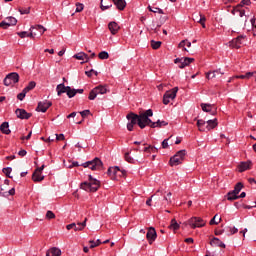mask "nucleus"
<instances>
[{"mask_svg":"<svg viewBox=\"0 0 256 256\" xmlns=\"http://www.w3.org/2000/svg\"><path fill=\"white\" fill-rule=\"evenodd\" d=\"M31 29H36V31H39L40 35H43L47 29L43 27V25H36V26H31Z\"/></svg>","mask_w":256,"mask_h":256,"instance_id":"obj_35","label":"nucleus"},{"mask_svg":"<svg viewBox=\"0 0 256 256\" xmlns=\"http://www.w3.org/2000/svg\"><path fill=\"white\" fill-rule=\"evenodd\" d=\"M161 44V41L151 40L152 49H159V47H161Z\"/></svg>","mask_w":256,"mask_h":256,"instance_id":"obj_40","label":"nucleus"},{"mask_svg":"<svg viewBox=\"0 0 256 256\" xmlns=\"http://www.w3.org/2000/svg\"><path fill=\"white\" fill-rule=\"evenodd\" d=\"M169 139H164L162 141V148L163 149H167V147H169V143H168Z\"/></svg>","mask_w":256,"mask_h":256,"instance_id":"obj_60","label":"nucleus"},{"mask_svg":"<svg viewBox=\"0 0 256 256\" xmlns=\"http://www.w3.org/2000/svg\"><path fill=\"white\" fill-rule=\"evenodd\" d=\"M100 7L102 11H106V9H109L111 7V3H109V0H102Z\"/></svg>","mask_w":256,"mask_h":256,"instance_id":"obj_33","label":"nucleus"},{"mask_svg":"<svg viewBox=\"0 0 256 256\" xmlns=\"http://www.w3.org/2000/svg\"><path fill=\"white\" fill-rule=\"evenodd\" d=\"M46 219H55V213H53L51 210H48L46 213Z\"/></svg>","mask_w":256,"mask_h":256,"instance_id":"obj_50","label":"nucleus"},{"mask_svg":"<svg viewBox=\"0 0 256 256\" xmlns=\"http://www.w3.org/2000/svg\"><path fill=\"white\" fill-rule=\"evenodd\" d=\"M90 249H95V247H99V245H101V240L98 239L96 242L91 240L90 241Z\"/></svg>","mask_w":256,"mask_h":256,"instance_id":"obj_43","label":"nucleus"},{"mask_svg":"<svg viewBox=\"0 0 256 256\" xmlns=\"http://www.w3.org/2000/svg\"><path fill=\"white\" fill-rule=\"evenodd\" d=\"M87 227V218L83 222H78L74 231H83Z\"/></svg>","mask_w":256,"mask_h":256,"instance_id":"obj_27","label":"nucleus"},{"mask_svg":"<svg viewBox=\"0 0 256 256\" xmlns=\"http://www.w3.org/2000/svg\"><path fill=\"white\" fill-rule=\"evenodd\" d=\"M127 171L125 170H121L119 167L115 166V167H110L108 169V175H110V177H124V175H126Z\"/></svg>","mask_w":256,"mask_h":256,"instance_id":"obj_9","label":"nucleus"},{"mask_svg":"<svg viewBox=\"0 0 256 256\" xmlns=\"http://www.w3.org/2000/svg\"><path fill=\"white\" fill-rule=\"evenodd\" d=\"M56 141H65V135L64 134H55Z\"/></svg>","mask_w":256,"mask_h":256,"instance_id":"obj_56","label":"nucleus"},{"mask_svg":"<svg viewBox=\"0 0 256 256\" xmlns=\"http://www.w3.org/2000/svg\"><path fill=\"white\" fill-rule=\"evenodd\" d=\"M200 106L202 111L205 113H210L211 115H215L217 113V109L214 105L202 103Z\"/></svg>","mask_w":256,"mask_h":256,"instance_id":"obj_13","label":"nucleus"},{"mask_svg":"<svg viewBox=\"0 0 256 256\" xmlns=\"http://www.w3.org/2000/svg\"><path fill=\"white\" fill-rule=\"evenodd\" d=\"M206 123H207V125H206L207 131H211V129H215L216 126L218 125L217 118H215L213 120H207Z\"/></svg>","mask_w":256,"mask_h":256,"instance_id":"obj_22","label":"nucleus"},{"mask_svg":"<svg viewBox=\"0 0 256 256\" xmlns=\"http://www.w3.org/2000/svg\"><path fill=\"white\" fill-rule=\"evenodd\" d=\"M145 153H157V148L155 146L149 145L148 147L144 148Z\"/></svg>","mask_w":256,"mask_h":256,"instance_id":"obj_37","label":"nucleus"},{"mask_svg":"<svg viewBox=\"0 0 256 256\" xmlns=\"http://www.w3.org/2000/svg\"><path fill=\"white\" fill-rule=\"evenodd\" d=\"M241 189H243V183L238 182L235 187L234 190H232L236 195H239V193H241Z\"/></svg>","mask_w":256,"mask_h":256,"instance_id":"obj_36","label":"nucleus"},{"mask_svg":"<svg viewBox=\"0 0 256 256\" xmlns=\"http://www.w3.org/2000/svg\"><path fill=\"white\" fill-rule=\"evenodd\" d=\"M146 239L150 245H153L155 239H157V231H155V228L153 227L148 228Z\"/></svg>","mask_w":256,"mask_h":256,"instance_id":"obj_11","label":"nucleus"},{"mask_svg":"<svg viewBox=\"0 0 256 256\" xmlns=\"http://www.w3.org/2000/svg\"><path fill=\"white\" fill-rule=\"evenodd\" d=\"M83 9H84V6L82 3H76V10H75L76 13H81Z\"/></svg>","mask_w":256,"mask_h":256,"instance_id":"obj_48","label":"nucleus"},{"mask_svg":"<svg viewBox=\"0 0 256 256\" xmlns=\"http://www.w3.org/2000/svg\"><path fill=\"white\" fill-rule=\"evenodd\" d=\"M169 227H170V229L177 231V229H179V223H177L176 219H172Z\"/></svg>","mask_w":256,"mask_h":256,"instance_id":"obj_38","label":"nucleus"},{"mask_svg":"<svg viewBox=\"0 0 256 256\" xmlns=\"http://www.w3.org/2000/svg\"><path fill=\"white\" fill-rule=\"evenodd\" d=\"M253 75H255V72H247L245 74L235 76L234 79H251Z\"/></svg>","mask_w":256,"mask_h":256,"instance_id":"obj_28","label":"nucleus"},{"mask_svg":"<svg viewBox=\"0 0 256 256\" xmlns=\"http://www.w3.org/2000/svg\"><path fill=\"white\" fill-rule=\"evenodd\" d=\"M57 95L61 96L63 93H67V86L64 83L57 85L56 87Z\"/></svg>","mask_w":256,"mask_h":256,"instance_id":"obj_25","label":"nucleus"},{"mask_svg":"<svg viewBox=\"0 0 256 256\" xmlns=\"http://www.w3.org/2000/svg\"><path fill=\"white\" fill-rule=\"evenodd\" d=\"M149 11L152 13H160V15H163L165 12H163V9L161 8H152L151 6H148Z\"/></svg>","mask_w":256,"mask_h":256,"instance_id":"obj_39","label":"nucleus"},{"mask_svg":"<svg viewBox=\"0 0 256 256\" xmlns=\"http://www.w3.org/2000/svg\"><path fill=\"white\" fill-rule=\"evenodd\" d=\"M74 59H78V61H85L86 63H89V55H87L85 52H79L77 54H75Z\"/></svg>","mask_w":256,"mask_h":256,"instance_id":"obj_19","label":"nucleus"},{"mask_svg":"<svg viewBox=\"0 0 256 256\" xmlns=\"http://www.w3.org/2000/svg\"><path fill=\"white\" fill-rule=\"evenodd\" d=\"M243 36H238L237 38L233 39L230 42V47H233L234 49H240L241 45H243Z\"/></svg>","mask_w":256,"mask_h":256,"instance_id":"obj_15","label":"nucleus"},{"mask_svg":"<svg viewBox=\"0 0 256 256\" xmlns=\"http://www.w3.org/2000/svg\"><path fill=\"white\" fill-rule=\"evenodd\" d=\"M108 92L109 88H107V86L99 85L90 91L88 99L90 101H95L98 95H105Z\"/></svg>","mask_w":256,"mask_h":256,"instance_id":"obj_4","label":"nucleus"},{"mask_svg":"<svg viewBox=\"0 0 256 256\" xmlns=\"http://www.w3.org/2000/svg\"><path fill=\"white\" fill-rule=\"evenodd\" d=\"M210 245L211 247H221L222 249H225V243H223L222 241H220L219 238L214 237L211 241H210Z\"/></svg>","mask_w":256,"mask_h":256,"instance_id":"obj_17","label":"nucleus"},{"mask_svg":"<svg viewBox=\"0 0 256 256\" xmlns=\"http://www.w3.org/2000/svg\"><path fill=\"white\" fill-rule=\"evenodd\" d=\"M108 29L112 33V35H117V33L120 29L119 24H117L116 22H110L108 24Z\"/></svg>","mask_w":256,"mask_h":256,"instance_id":"obj_18","label":"nucleus"},{"mask_svg":"<svg viewBox=\"0 0 256 256\" xmlns=\"http://www.w3.org/2000/svg\"><path fill=\"white\" fill-rule=\"evenodd\" d=\"M51 105H53V103L45 100L43 102H39L38 106L36 108V111H41L42 113H47V109H49V107H51Z\"/></svg>","mask_w":256,"mask_h":256,"instance_id":"obj_12","label":"nucleus"},{"mask_svg":"<svg viewBox=\"0 0 256 256\" xmlns=\"http://www.w3.org/2000/svg\"><path fill=\"white\" fill-rule=\"evenodd\" d=\"M225 231H227L228 233H230V235H235V233H238L239 229L235 228V227H227L225 229Z\"/></svg>","mask_w":256,"mask_h":256,"instance_id":"obj_42","label":"nucleus"},{"mask_svg":"<svg viewBox=\"0 0 256 256\" xmlns=\"http://www.w3.org/2000/svg\"><path fill=\"white\" fill-rule=\"evenodd\" d=\"M46 256H61V249L52 247L47 251Z\"/></svg>","mask_w":256,"mask_h":256,"instance_id":"obj_20","label":"nucleus"},{"mask_svg":"<svg viewBox=\"0 0 256 256\" xmlns=\"http://www.w3.org/2000/svg\"><path fill=\"white\" fill-rule=\"evenodd\" d=\"M17 35H19L21 37V39H25V37H27L28 33L26 31L17 32Z\"/></svg>","mask_w":256,"mask_h":256,"instance_id":"obj_62","label":"nucleus"},{"mask_svg":"<svg viewBox=\"0 0 256 256\" xmlns=\"http://www.w3.org/2000/svg\"><path fill=\"white\" fill-rule=\"evenodd\" d=\"M125 160L128 163H133V157H131V155L129 154V152L125 153Z\"/></svg>","mask_w":256,"mask_h":256,"instance_id":"obj_55","label":"nucleus"},{"mask_svg":"<svg viewBox=\"0 0 256 256\" xmlns=\"http://www.w3.org/2000/svg\"><path fill=\"white\" fill-rule=\"evenodd\" d=\"M99 59L105 60L109 57V53L107 51H102L98 54Z\"/></svg>","mask_w":256,"mask_h":256,"instance_id":"obj_44","label":"nucleus"},{"mask_svg":"<svg viewBox=\"0 0 256 256\" xmlns=\"http://www.w3.org/2000/svg\"><path fill=\"white\" fill-rule=\"evenodd\" d=\"M91 73H94V75H98L97 71L91 69L90 71H86L85 74L87 75V77H91Z\"/></svg>","mask_w":256,"mask_h":256,"instance_id":"obj_63","label":"nucleus"},{"mask_svg":"<svg viewBox=\"0 0 256 256\" xmlns=\"http://www.w3.org/2000/svg\"><path fill=\"white\" fill-rule=\"evenodd\" d=\"M43 179H45V176H43V172H38L37 170L33 172L32 180L34 181V183H41Z\"/></svg>","mask_w":256,"mask_h":256,"instance_id":"obj_16","label":"nucleus"},{"mask_svg":"<svg viewBox=\"0 0 256 256\" xmlns=\"http://www.w3.org/2000/svg\"><path fill=\"white\" fill-rule=\"evenodd\" d=\"M26 95H27V92L23 89L22 92L17 95V99H19V101H23Z\"/></svg>","mask_w":256,"mask_h":256,"instance_id":"obj_47","label":"nucleus"},{"mask_svg":"<svg viewBox=\"0 0 256 256\" xmlns=\"http://www.w3.org/2000/svg\"><path fill=\"white\" fill-rule=\"evenodd\" d=\"M9 195H15V188L10 189L8 192H3L2 197H9Z\"/></svg>","mask_w":256,"mask_h":256,"instance_id":"obj_46","label":"nucleus"},{"mask_svg":"<svg viewBox=\"0 0 256 256\" xmlns=\"http://www.w3.org/2000/svg\"><path fill=\"white\" fill-rule=\"evenodd\" d=\"M217 75H224V73L221 72V69L214 70L212 72L206 73V78H208V79H215L217 77Z\"/></svg>","mask_w":256,"mask_h":256,"instance_id":"obj_23","label":"nucleus"},{"mask_svg":"<svg viewBox=\"0 0 256 256\" xmlns=\"http://www.w3.org/2000/svg\"><path fill=\"white\" fill-rule=\"evenodd\" d=\"M206 123L207 122H205L203 119L197 120L198 131H207V126L205 127Z\"/></svg>","mask_w":256,"mask_h":256,"instance_id":"obj_26","label":"nucleus"},{"mask_svg":"<svg viewBox=\"0 0 256 256\" xmlns=\"http://www.w3.org/2000/svg\"><path fill=\"white\" fill-rule=\"evenodd\" d=\"M190 227L192 229H197V227H205V220L199 217H193L188 221Z\"/></svg>","mask_w":256,"mask_h":256,"instance_id":"obj_10","label":"nucleus"},{"mask_svg":"<svg viewBox=\"0 0 256 256\" xmlns=\"http://www.w3.org/2000/svg\"><path fill=\"white\" fill-rule=\"evenodd\" d=\"M186 151L180 150L173 157L170 158L171 167L175 165H181L183 159H185Z\"/></svg>","mask_w":256,"mask_h":256,"instance_id":"obj_5","label":"nucleus"},{"mask_svg":"<svg viewBox=\"0 0 256 256\" xmlns=\"http://www.w3.org/2000/svg\"><path fill=\"white\" fill-rule=\"evenodd\" d=\"M2 171L6 175V177H9V179H11V172L13 171L11 167L3 168Z\"/></svg>","mask_w":256,"mask_h":256,"instance_id":"obj_41","label":"nucleus"},{"mask_svg":"<svg viewBox=\"0 0 256 256\" xmlns=\"http://www.w3.org/2000/svg\"><path fill=\"white\" fill-rule=\"evenodd\" d=\"M152 123H155V127H163V125H168L167 122L165 121H161V120H158L157 122H152Z\"/></svg>","mask_w":256,"mask_h":256,"instance_id":"obj_51","label":"nucleus"},{"mask_svg":"<svg viewBox=\"0 0 256 256\" xmlns=\"http://www.w3.org/2000/svg\"><path fill=\"white\" fill-rule=\"evenodd\" d=\"M217 219V214L210 220V225H219V223H221L222 219L218 218V222H216Z\"/></svg>","mask_w":256,"mask_h":256,"instance_id":"obj_45","label":"nucleus"},{"mask_svg":"<svg viewBox=\"0 0 256 256\" xmlns=\"http://www.w3.org/2000/svg\"><path fill=\"white\" fill-rule=\"evenodd\" d=\"M15 83H19V74H17V72L9 73L4 78V85L6 87H10V85H15Z\"/></svg>","mask_w":256,"mask_h":256,"instance_id":"obj_6","label":"nucleus"},{"mask_svg":"<svg viewBox=\"0 0 256 256\" xmlns=\"http://www.w3.org/2000/svg\"><path fill=\"white\" fill-rule=\"evenodd\" d=\"M177 91H179L178 87H174L172 90L167 91L163 96L164 105H169V99H175L177 97Z\"/></svg>","mask_w":256,"mask_h":256,"instance_id":"obj_7","label":"nucleus"},{"mask_svg":"<svg viewBox=\"0 0 256 256\" xmlns=\"http://www.w3.org/2000/svg\"><path fill=\"white\" fill-rule=\"evenodd\" d=\"M185 45H186L187 47H191V42H186L185 40H183V41H181V42L179 43V47H180V48L185 47Z\"/></svg>","mask_w":256,"mask_h":256,"instance_id":"obj_54","label":"nucleus"},{"mask_svg":"<svg viewBox=\"0 0 256 256\" xmlns=\"http://www.w3.org/2000/svg\"><path fill=\"white\" fill-rule=\"evenodd\" d=\"M250 165H251V162H241V164L239 165L240 173H243V171H247Z\"/></svg>","mask_w":256,"mask_h":256,"instance_id":"obj_31","label":"nucleus"},{"mask_svg":"<svg viewBox=\"0 0 256 256\" xmlns=\"http://www.w3.org/2000/svg\"><path fill=\"white\" fill-rule=\"evenodd\" d=\"M0 131L4 133V135H9L11 130L9 129V122H3L0 126Z\"/></svg>","mask_w":256,"mask_h":256,"instance_id":"obj_24","label":"nucleus"},{"mask_svg":"<svg viewBox=\"0 0 256 256\" xmlns=\"http://www.w3.org/2000/svg\"><path fill=\"white\" fill-rule=\"evenodd\" d=\"M37 83H35V81H31L29 82V84L24 88L26 93H29V91H33V89H35Z\"/></svg>","mask_w":256,"mask_h":256,"instance_id":"obj_32","label":"nucleus"},{"mask_svg":"<svg viewBox=\"0 0 256 256\" xmlns=\"http://www.w3.org/2000/svg\"><path fill=\"white\" fill-rule=\"evenodd\" d=\"M18 155H20V157H25V155H27V151L26 150H20L18 152Z\"/></svg>","mask_w":256,"mask_h":256,"instance_id":"obj_64","label":"nucleus"},{"mask_svg":"<svg viewBox=\"0 0 256 256\" xmlns=\"http://www.w3.org/2000/svg\"><path fill=\"white\" fill-rule=\"evenodd\" d=\"M114 5H116L117 9H119V11H123V9H125V7L127 6V2H125V0H112Z\"/></svg>","mask_w":256,"mask_h":256,"instance_id":"obj_21","label":"nucleus"},{"mask_svg":"<svg viewBox=\"0 0 256 256\" xmlns=\"http://www.w3.org/2000/svg\"><path fill=\"white\" fill-rule=\"evenodd\" d=\"M0 27H2V29H7L9 27V23L7 21H2L0 23Z\"/></svg>","mask_w":256,"mask_h":256,"instance_id":"obj_61","label":"nucleus"},{"mask_svg":"<svg viewBox=\"0 0 256 256\" xmlns=\"http://www.w3.org/2000/svg\"><path fill=\"white\" fill-rule=\"evenodd\" d=\"M34 29H31L30 27V33L27 34V37H30L31 39H35V35H37V33L33 32Z\"/></svg>","mask_w":256,"mask_h":256,"instance_id":"obj_59","label":"nucleus"},{"mask_svg":"<svg viewBox=\"0 0 256 256\" xmlns=\"http://www.w3.org/2000/svg\"><path fill=\"white\" fill-rule=\"evenodd\" d=\"M81 166L84 168L88 167L92 171H99V170L103 169V162L101 161V159L96 157L92 161H87V162L81 164Z\"/></svg>","mask_w":256,"mask_h":256,"instance_id":"obj_3","label":"nucleus"},{"mask_svg":"<svg viewBox=\"0 0 256 256\" xmlns=\"http://www.w3.org/2000/svg\"><path fill=\"white\" fill-rule=\"evenodd\" d=\"M81 117H83V119H85V117H87V115H91V111L90 110H84L82 112H80Z\"/></svg>","mask_w":256,"mask_h":256,"instance_id":"obj_57","label":"nucleus"},{"mask_svg":"<svg viewBox=\"0 0 256 256\" xmlns=\"http://www.w3.org/2000/svg\"><path fill=\"white\" fill-rule=\"evenodd\" d=\"M89 181L90 182H83L80 185V188L84 191H90L91 193H95L99 190V187H101V182L99 180L93 178V176L89 175Z\"/></svg>","mask_w":256,"mask_h":256,"instance_id":"obj_2","label":"nucleus"},{"mask_svg":"<svg viewBox=\"0 0 256 256\" xmlns=\"http://www.w3.org/2000/svg\"><path fill=\"white\" fill-rule=\"evenodd\" d=\"M245 5H251V0H242L237 7H245Z\"/></svg>","mask_w":256,"mask_h":256,"instance_id":"obj_49","label":"nucleus"},{"mask_svg":"<svg viewBox=\"0 0 256 256\" xmlns=\"http://www.w3.org/2000/svg\"><path fill=\"white\" fill-rule=\"evenodd\" d=\"M149 117H153V110L148 109L145 112H140L139 115L131 112L127 114L126 119H128L127 129L128 131H133V127L138 125L140 129H145V127H151L155 129V123L149 119Z\"/></svg>","mask_w":256,"mask_h":256,"instance_id":"obj_1","label":"nucleus"},{"mask_svg":"<svg viewBox=\"0 0 256 256\" xmlns=\"http://www.w3.org/2000/svg\"><path fill=\"white\" fill-rule=\"evenodd\" d=\"M77 226V224L76 223H71V224H68L67 226H66V229L68 230V231H71V229H74V231H75V227Z\"/></svg>","mask_w":256,"mask_h":256,"instance_id":"obj_58","label":"nucleus"},{"mask_svg":"<svg viewBox=\"0 0 256 256\" xmlns=\"http://www.w3.org/2000/svg\"><path fill=\"white\" fill-rule=\"evenodd\" d=\"M193 61H195V59L188 58V57H186V58H176L174 60V63L176 65H178V67L180 69H185V67H188V65H191V63H193Z\"/></svg>","mask_w":256,"mask_h":256,"instance_id":"obj_8","label":"nucleus"},{"mask_svg":"<svg viewBox=\"0 0 256 256\" xmlns=\"http://www.w3.org/2000/svg\"><path fill=\"white\" fill-rule=\"evenodd\" d=\"M6 23H8V26L11 27V26H15L17 25V19L15 17H8L6 18Z\"/></svg>","mask_w":256,"mask_h":256,"instance_id":"obj_34","label":"nucleus"},{"mask_svg":"<svg viewBox=\"0 0 256 256\" xmlns=\"http://www.w3.org/2000/svg\"><path fill=\"white\" fill-rule=\"evenodd\" d=\"M69 99H73L77 95V89H72L70 86H67V92Z\"/></svg>","mask_w":256,"mask_h":256,"instance_id":"obj_29","label":"nucleus"},{"mask_svg":"<svg viewBox=\"0 0 256 256\" xmlns=\"http://www.w3.org/2000/svg\"><path fill=\"white\" fill-rule=\"evenodd\" d=\"M196 21H198V23H205L207 21V18L200 14V19L199 16H196Z\"/></svg>","mask_w":256,"mask_h":256,"instance_id":"obj_53","label":"nucleus"},{"mask_svg":"<svg viewBox=\"0 0 256 256\" xmlns=\"http://www.w3.org/2000/svg\"><path fill=\"white\" fill-rule=\"evenodd\" d=\"M19 12L21 13V15H29L30 8H20Z\"/></svg>","mask_w":256,"mask_h":256,"instance_id":"obj_52","label":"nucleus"},{"mask_svg":"<svg viewBox=\"0 0 256 256\" xmlns=\"http://www.w3.org/2000/svg\"><path fill=\"white\" fill-rule=\"evenodd\" d=\"M18 119H29L31 117V113H28L25 109H16L15 111Z\"/></svg>","mask_w":256,"mask_h":256,"instance_id":"obj_14","label":"nucleus"},{"mask_svg":"<svg viewBox=\"0 0 256 256\" xmlns=\"http://www.w3.org/2000/svg\"><path fill=\"white\" fill-rule=\"evenodd\" d=\"M227 199H228V201H235V200L239 199V195L236 194V193L232 190V191L228 192V194H227Z\"/></svg>","mask_w":256,"mask_h":256,"instance_id":"obj_30","label":"nucleus"}]
</instances>
